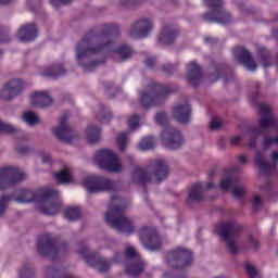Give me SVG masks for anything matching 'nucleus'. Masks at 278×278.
I'll return each mask as SVG.
<instances>
[{"instance_id": "1", "label": "nucleus", "mask_w": 278, "mask_h": 278, "mask_svg": "<svg viewBox=\"0 0 278 278\" xmlns=\"http://www.w3.org/2000/svg\"><path fill=\"white\" fill-rule=\"evenodd\" d=\"M118 36L121 26L116 24H102L87 33L76 47L77 62L85 73H92L97 66L105 64V59L93 60L92 55L110 53L114 49V39Z\"/></svg>"}, {"instance_id": "2", "label": "nucleus", "mask_w": 278, "mask_h": 278, "mask_svg": "<svg viewBox=\"0 0 278 278\" xmlns=\"http://www.w3.org/2000/svg\"><path fill=\"white\" fill-rule=\"evenodd\" d=\"M17 194H20L17 198L14 194L0 198V216L5 214L10 201H16V203H45L38 210L46 216H55L62 210V202L59 200L60 193L53 189H41L37 192L28 189H18Z\"/></svg>"}, {"instance_id": "3", "label": "nucleus", "mask_w": 278, "mask_h": 278, "mask_svg": "<svg viewBox=\"0 0 278 278\" xmlns=\"http://www.w3.org/2000/svg\"><path fill=\"white\" fill-rule=\"evenodd\" d=\"M151 173L147 167H135L130 174V179L136 186H141L143 192L147 194V184H162L170 172L168 163L165 160L157 159L150 164Z\"/></svg>"}, {"instance_id": "4", "label": "nucleus", "mask_w": 278, "mask_h": 278, "mask_svg": "<svg viewBox=\"0 0 278 278\" xmlns=\"http://www.w3.org/2000/svg\"><path fill=\"white\" fill-rule=\"evenodd\" d=\"M165 262L170 270L165 271L163 278H186L187 269L194 264V255L186 248H176L166 253Z\"/></svg>"}, {"instance_id": "5", "label": "nucleus", "mask_w": 278, "mask_h": 278, "mask_svg": "<svg viewBox=\"0 0 278 278\" xmlns=\"http://www.w3.org/2000/svg\"><path fill=\"white\" fill-rule=\"evenodd\" d=\"M122 199L118 195H113L111 198V201L109 202V212L104 215V220L109 227L112 229H116V231H119L121 233H127V236H130V233H134V223H131V219L129 217L125 216V208L121 204L114 203H121Z\"/></svg>"}, {"instance_id": "6", "label": "nucleus", "mask_w": 278, "mask_h": 278, "mask_svg": "<svg viewBox=\"0 0 278 278\" xmlns=\"http://www.w3.org/2000/svg\"><path fill=\"white\" fill-rule=\"evenodd\" d=\"M174 92H179V87L175 84L152 83L148 86V90L141 93L139 103L143 110H149V108L159 105L160 99L174 94Z\"/></svg>"}, {"instance_id": "7", "label": "nucleus", "mask_w": 278, "mask_h": 278, "mask_svg": "<svg viewBox=\"0 0 278 278\" xmlns=\"http://www.w3.org/2000/svg\"><path fill=\"white\" fill-rule=\"evenodd\" d=\"M217 235L223 242H226V248L231 255H238V245H236V236H240L244 231L242 225L228 220L216 226Z\"/></svg>"}, {"instance_id": "8", "label": "nucleus", "mask_w": 278, "mask_h": 278, "mask_svg": "<svg viewBox=\"0 0 278 278\" xmlns=\"http://www.w3.org/2000/svg\"><path fill=\"white\" fill-rule=\"evenodd\" d=\"M210 11L203 13L202 18L206 23H218L219 25H230L233 17L225 10L223 0H204Z\"/></svg>"}, {"instance_id": "9", "label": "nucleus", "mask_w": 278, "mask_h": 278, "mask_svg": "<svg viewBox=\"0 0 278 278\" xmlns=\"http://www.w3.org/2000/svg\"><path fill=\"white\" fill-rule=\"evenodd\" d=\"M37 251L42 257H49V260L55 262L60 257V253H66L68 251V243L62 242L55 245L49 235H43L38 239Z\"/></svg>"}, {"instance_id": "10", "label": "nucleus", "mask_w": 278, "mask_h": 278, "mask_svg": "<svg viewBox=\"0 0 278 278\" xmlns=\"http://www.w3.org/2000/svg\"><path fill=\"white\" fill-rule=\"evenodd\" d=\"M83 186L89 194L114 192L116 190V180L105 176H88L83 180Z\"/></svg>"}, {"instance_id": "11", "label": "nucleus", "mask_w": 278, "mask_h": 278, "mask_svg": "<svg viewBox=\"0 0 278 278\" xmlns=\"http://www.w3.org/2000/svg\"><path fill=\"white\" fill-rule=\"evenodd\" d=\"M94 162L100 168L108 170V173H121L123 170L118 155L109 149L98 150L96 152Z\"/></svg>"}, {"instance_id": "12", "label": "nucleus", "mask_w": 278, "mask_h": 278, "mask_svg": "<svg viewBox=\"0 0 278 278\" xmlns=\"http://www.w3.org/2000/svg\"><path fill=\"white\" fill-rule=\"evenodd\" d=\"M77 253L83 256V260H85L89 266L97 268L99 273H108L112 266V261L101 257L97 252H90V249L85 244L79 245Z\"/></svg>"}, {"instance_id": "13", "label": "nucleus", "mask_w": 278, "mask_h": 278, "mask_svg": "<svg viewBox=\"0 0 278 278\" xmlns=\"http://www.w3.org/2000/svg\"><path fill=\"white\" fill-rule=\"evenodd\" d=\"M139 239L141 244L148 251H160L162 249V238L157 230L152 226H142L139 230Z\"/></svg>"}, {"instance_id": "14", "label": "nucleus", "mask_w": 278, "mask_h": 278, "mask_svg": "<svg viewBox=\"0 0 278 278\" xmlns=\"http://www.w3.org/2000/svg\"><path fill=\"white\" fill-rule=\"evenodd\" d=\"M161 139L165 149H168L169 151H177V149H181V147H184V142H186L181 131L173 126H167L163 129Z\"/></svg>"}, {"instance_id": "15", "label": "nucleus", "mask_w": 278, "mask_h": 278, "mask_svg": "<svg viewBox=\"0 0 278 278\" xmlns=\"http://www.w3.org/2000/svg\"><path fill=\"white\" fill-rule=\"evenodd\" d=\"M25 179V174L16 167H1L0 168V190H8L14 184H18Z\"/></svg>"}, {"instance_id": "16", "label": "nucleus", "mask_w": 278, "mask_h": 278, "mask_svg": "<svg viewBox=\"0 0 278 278\" xmlns=\"http://www.w3.org/2000/svg\"><path fill=\"white\" fill-rule=\"evenodd\" d=\"M211 66L214 72L208 75L210 84H216L218 79H224L225 84H227V81H230V79H233V70L229 67L227 63L213 62Z\"/></svg>"}, {"instance_id": "17", "label": "nucleus", "mask_w": 278, "mask_h": 278, "mask_svg": "<svg viewBox=\"0 0 278 278\" xmlns=\"http://www.w3.org/2000/svg\"><path fill=\"white\" fill-rule=\"evenodd\" d=\"M151 31H153V22L149 18H139L130 26L128 35L138 40L139 38H148Z\"/></svg>"}, {"instance_id": "18", "label": "nucleus", "mask_w": 278, "mask_h": 278, "mask_svg": "<svg viewBox=\"0 0 278 278\" xmlns=\"http://www.w3.org/2000/svg\"><path fill=\"white\" fill-rule=\"evenodd\" d=\"M67 123H68V115L63 114L61 116L59 126L52 129V134L59 140H61V142H66V144H71V142L75 140V134L73 132V129L66 125Z\"/></svg>"}, {"instance_id": "19", "label": "nucleus", "mask_w": 278, "mask_h": 278, "mask_svg": "<svg viewBox=\"0 0 278 278\" xmlns=\"http://www.w3.org/2000/svg\"><path fill=\"white\" fill-rule=\"evenodd\" d=\"M261 119L260 128L264 135V131H270L274 127H278V119L273 116L270 106L261 103L260 104Z\"/></svg>"}, {"instance_id": "20", "label": "nucleus", "mask_w": 278, "mask_h": 278, "mask_svg": "<svg viewBox=\"0 0 278 278\" xmlns=\"http://www.w3.org/2000/svg\"><path fill=\"white\" fill-rule=\"evenodd\" d=\"M21 92H23V81L18 78H14L3 86L0 92V99L2 101H12V99L18 97Z\"/></svg>"}, {"instance_id": "21", "label": "nucleus", "mask_w": 278, "mask_h": 278, "mask_svg": "<svg viewBox=\"0 0 278 278\" xmlns=\"http://www.w3.org/2000/svg\"><path fill=\"white\" fill-rule=\"evenodd\" d=\"M179 28L174 25H164L161 28V33L157 37V42L160 45H164L165 47H170V45H175V40L179 38Z\"/></svg>"}, {"instance_id": "22", "label": "nucleus", "mask_w": 278, "mask_h": 278, "mask_svg": "<svg viewBox=\"0 0 278 278\" xmlns=\"http://www.w3.org/2000/svg\"><path fill=\"white\" fill-rule=\"evenodd\" d=\"M16 38L20 42H34L38 38V25L34 22L22 25L16 33Z\"/></svg>"}, {"instance_id": "23", "label": "nucleus", "mask_w": 278, "mask_h": 278, "mask_svg": "<svg viewBox=\"0 0 278 278\" xmlns=\"http://www.w3.org/2000/svg\"><path fill=\"white\" fill-rule=\"evenodd\" d=\"M233 55L240 64H243L245 68H248V71H257V63L253 59V55H251V52H249L244 47L235 48Z\"/></svg>"}, {"instance_id": "24", "label": "nucleus", "mask_w": 278, "mask_h": 278, "mask_svg": "<svg viewBox=\"0 0 278 278\" xmlns=\"http://www.w3.org/2000/svg\"><path fill=\"white\" fill-rule=\"evenodd\" d=\"M172 114L179 125H188L192 116V106L187 102L184 104H177L173 108Z\"/></svg>"}, {"instance_id": "25", "label": "nucleus", "mask_w": 278, "mask_h": 278, "mask_svg": "<svg viewBox=\"0 0 278 278\" xmlns=\"http://www.w3.org/2000/svg\"><path fill=\"white\" fill-rule=\"evenodd\" d=\"M203 79V72L201 71V65L197 61H191L187 65V81L192 88H198Z\"/></svg>"}, {"instance_id": "26", "label": "nucleus", "mask_w": 278, "mask_h": 278, "mask_svg": "<svg viewBox=\"0 0 278 278\" xmlns=\"http://www.w3.org/2000/svg\"><path fill=\"white\" fill-rule=\"evenodd\" d=\"M30 103L34 108L45 109L53 103V98L48 92L36 91L30 96Z\"/></svg>"}, {"instance_id": "27", "label": "nucleus", "mask_w": 278, "mask_h": 278, "mask_svg": "<svg viewBox=\"0 0 278 278\" xmlns=\"http://www.w3.org/2000/svg\"><path fill=\"white\" fill-rule=\"evenodd\" d=\"M41 75L46 79H60L66 75V68L63 64L50 65L42 70Z\"/></svg>"}, {"instance_id": "28", "label": "nucleus", "mask_w": 278, "mask_h": 278, "mask_svg": "<svg viewBox=\"0 0 278 278\" xmlns=\"http://www.w3.org/2000/svg\"><path fill=\"white\" fill-rule=\"evenodd\" d=\"M256 55L261 60V63L264 66V68H269V66H273L275 62V55L273 54L270 49L264 46H260L256 49Z\"/></svg>"}, {"instance_id": "29", "label": "nucleus", "mask_w": 278, "mask_h": 278, "mask_svg": "<svg viewBox=\"0 0 278 278\" xmlns=\"http://www.w3.org/2000/svg\"><path fill=\"white\" fill-rule=\"evenodd\" d=\"M125 271L128 277H138L141 273H144V262L140 258L128 261Z\"/></svg>"}, {"instance_id": "30", "label": "nucleus", "mask_w": 278, "mask_h": 278, "mask_svg": "<svg viewBox=\"0 0 278 278\" xmlns=\"http://www.w3.org/2000/svg\"><path fill=\"white\" fill-rule=\"evenodd\" d=\"M201 190V182H195L191 186L190 193L186 201L188 207H190V203H200V201H203V193Z\"/></svg>"}, {"instance_id": "31", "label": "nucleus", "mask_w": 278, "mask_h": 278, "mask_svg": "<svg viewBox=\"0 0 278 278\" xmlns=\"http://www.w3.org/2000/svg\"><path fill=\"white\" fill-rule=\"evenodd\" d=\"M254 164L260 168L262 175H270L273 165L264 160V153H262V151H256L254 156Z\"/></svg>"}, {"instance_id": "32", "label": "nucleus", "mask_w": 278, "mask_h": 278, "mask_svg": "<svg viewBox=\"0 0 278 278\" xmlns=\"http://www.w3.org/2000/svg\"><path fill=\"white\" fill-rule=\"evenodd\" d=\"M115 55H117L119 62H127L134 56V49L128 45H121L115 49Z\"/></svg>"}, {"instance_id": "33", "label": "nucleus", "mask_w": 278, "mask_h": 278, "mask_svg": "<svg viewBox=\"0 0 278 278\" xmlns=\"http://www.w3.org/2000/svg\"><path fill=\"white\" fill-rule=\"evenodd\" d=\"M87 140L89 144H97L101 140V128L92 125L87 128Z\"/></svg>"}, {"instance_id": "34", "label": "nucleus", "mask_w": 278, "mask_h": 278, "mask_svg": "<svg viewBox=\"0 0 278 278\" xmlns=\"http://www.w3.org/2000/svg\"><path fill=\"white\" fill-rule=\"evenodd\" d=\"M248 134L251 138L250 141L248 142V148L255 149L258 136H263L262 129L257 128L256 126H251L248 128Z\"/></svg>"}, {"instance_id": "35", "label": "nucleus", "mask_w": 278, "mask_h": 278, "mask_svg": "<svg viewBox=\"0 0 278 278\" xmlns=\"http://www.w3.org/2000/svg\"><path fill=\"white\" fill-rule=\"evenodd\" d=\"M113 118L112 111L108 106L100 104V112L96 114V119L100 123H110Z\"/></svg>"}, {"instance_id": "36", "label": "nucleus", "mask_w": 278, "mask_h": 278, "mask_svg": "<svg viewBox=\"0 0 278 278\" xmlns=\"http://www.w3.org/2000/svg\"><path fill=\"white\" fill-rule=\"evenodd\" d=\"M64 217L71 223L81 218V211L78 207H68L64 211Z\"/></svg>"}, {"instance_id": "37", "label": "nucleus", "mask_w": 278, "mask_h": 278, "mask_svg": "<svg viewBox=\"0 0 278 278\" xmlns=\"http://www.w3.org/2000/svg\"><path fill=\"white\" fill-rule=\"evenodd\" d=\"M22 118L24 123H27V125L30 127H34V125H38V123H40V117H38L34 111L24 112Z\"/></svg>"}, {"instance_id": "38", "label": "nucleus", "mask_w": 278, "mask_h": 278, "mask_svg": "<svg viewBox=\"0 0 278 278\" xmlns=\"http://www.w3.org/2000/svg\"><path fill=\"white\" fill-rule=\"evenodd\" d=\"M35 277H36V271L34 269V266H31L29 263L24 264L20 270L18 278H35Z\"/></svg>"}, {"instance_id": "39", "label": "nucleus", "mask_w": 278, "mask_h": 278, "mask_svg": "<svg viewBox=\"0 0 278 278\" xmlns=\"http://www.w3.org/2000/svg\"><path fill=\"white\" fill-rule=\"evenodd\" d=\"M155 141L153 140L152 136H148L139 142V149L141 151H151V149H154Z\"/></svg>"}, {"instance_id": "40", "label": "nucleus", "mask_w": 278, "mask_h": 278, "mask_svg": "<svg viewBox=\"0 0 278 278\" xmlns=\"http://www.w3.org/2000/svg\"><path fill=\"white\" fill-rule=\"evenodd\" d=\"M55 179L58 184H71V170L63 169L60 173L55 174Z\"/></svg>"}, {"instance_id": "41", "label": "nucleus", "mask_w": 278, "mask_h": 278, "mask_svg": "<svg viewBox=\"0 0 278 278\" xmlns=\"http://www.w3.org/2000/svg\"><path fill=\"white\" fill-rule=\"evenodd\" d=\"M162 73L166 75V77H173L178 71V65L177 64H170L166 63L161 66Z\"/></svg>"}, {"instance_id": "42", "label": "nucleus", "mask_w": 278, "mask_h": 278, "mask_svg": "<svg viewBox=\"0 0 278 278\" xmlns=\"http://www.w3.org/2000/svg\"><path fill=\"white\" fill-rule=\"evenodd\" d=\"M155 123L156 125H161V127H164V129H166V127H168V115H166V113L164 112L156 113Z\"/></svg>"}, {"instance_id": "43", "label": "nucleus", "mask_w": 278, "mask_h": 278, "mask_svg": "<svg viewBox=\"0 0 278 278\" xmlns=\"http://www.w3.org/2000/svg\"><path fill=\"white\" fill-rule=\"evenodd\" d=\"M17 131L16 127L0 121V134H16Z\"/></svg>"}, {"instance_id": "44", "label": "nucleus", "mask_w": 278, "mask_h": 278, "mask_svg": "<svg viewBox=\"0 0 278 278\" xmlns=\"http://www.w3.org/2000/svg\"><path fill=\"white\" fill-rule=\"evenodd\" d=\"M117 147L122 153L127 149V134L123 132L117 136Z\"/></svg>"}, {"instance_id": "45", "label": "nucleus", "mask_w": 278, "mask_h": 278, "mask_svg": "<svg viewBox=\"0 0 278 278\" xmlns=\"http://www.w3.org/2000/svg\"><path fill=\"white\" fill-rule=\"evenodd\" d=\"M247 243L253 251H260V240L253 237V235L250 233L247 236Z\"/></svg>"}, {"instance_id": "46", "label": "nucleus", "mask_w": 278, "mask_h": 278, "mask_svg": "<svg viewBox=\"0 0 278 278\" xmlns=\"http://www.w3.org/2000/svg\"><path fill=\"white\" fill-rule=\"evenodd\" d=\"M125 257L126 260H129V262H134L135 260H140V257H138V252H136L134 248L126 249Z\"/></svg>"}, {"instance_id": "47", "label": "nucleus", "mask_w": 278, "mask_h": 278, "mask_svg": "<svg viewBox=\"0 0 278 278\" xmlns=\"http://www.w3.org/2000/svg\"><path fill=\"white\" fill-rule=\"evenodd\" d=\"M232 194L235 199H243L244 194H247V190L244 189V187L235 186L232 188Z\"/></svg>"}, {"instance_id": "48", "label": "nucleus", "mask_w": 278, "mask_h": 278, "mask_svg": "<svg viewBox=\"0 0 278 278\" xmlns=\"http://www.w3.org/2000/svg\"><path fill=\"white\" fill-rule=\"evenodd\" d=\"M140 125V116L132 115L128 119L129 129H136Z\"/></svg>"}, {"instance_id": "49", "label": "nucleus", "mask_w": 278, "mask_h": 278, "mask_svg": "<svg viewBox=\"0 0 278 278\" xmlns=\"http://www.w3.org/2000/svg\"><path fill=\"white\" fill-rule=\"evenodd\" d=\"M219 188L222 190H233V180L231 179L222 180Z\"/></svg>"}, {"instance_id": "50", "label": "nucleus", "mask_w": 278, "mask_h": 278, "mask_svg": "<svg viewBox=\"0 0 278 278\" xmlns=\"http://www.w3.org/2000/svg\"><path fill=\"white\" fill-rule=\"evenodd\" d=\"M144 2V0H119L121 5L124 8H129V5H139V3Z\"/></svg>"}, {"instance_id": "51", "label": "nucleus", "mask_w": 278, "mask_h": 278, "mask_svg": "<svg viewBox=\"0 0 278 278\" xmlns=\"http://www.w3.org/2000/svg\"><path fill=\"white\" fill-rule=\"evenodd\" d=\"M245 270L250 278L257 277V269H255V267L252 264L248 263L245 265Z\"/></svg>"}, {"instance_id": "52", "label": "nucleus", "mask_w": 278, "mask_h": 278, "mask_svg": "<svg viewBox=\"0 0 278 278\" xmlns=\"http://www.w3.org/2000/svg\"><path fill=\"white\" fill-rule=\"evenodd\" d=\"M144 64L148 68H155V64H157V59L155 56H148L144 60Z\"/></svg>"}, {"instance_id": "53", "label": "nucleus", "mask_w": 278, "mask_h": 278, "mask_svg": "<svg viewBox=\"0 0 278 278\" xmlns=\"http://www.w3.org/2000/svg\"><path fill=\"white\" fill-rule=\"evenodd\" d=\"M46 278H58V268H54L52 266L47 267Z\"/></svg>"}, {"instance_id": "54", "label": "nucleus", "mask_w": 278, "mask_h": 278, "mask_svg": "<svg viewBox=\"0 0 278 278\" xmlns=\"http://www.w3.org/2000/svg\"><path fill=\"white\" fill-rule=\"evenodd\" d=\"M271 144H277L275 137H265L263 140V148L269 149Z\"/></svg>"}, {"instance_id": "55", "label": "nucleus", "mask_w": 278, "mask_h": 278, "mask_svg": "<svg viewBox=\"0 0 278 278\" xmlns=\"http://www.w3.org/2000/svg\"><path fill=\"white\" fill-rule=\"evenodd\" d=\"M5 42H10V36L5 34V29L0 26V43L4 45Z\"/></svg>"}, {"instance_id": "56", "label": "nucleus", "mask_w": 278, "mask_h": 278, "mask_svg": "<svg viewBox=\"0 0 278 278\" xmlns=\"http://www.w3.org/2000/svg\"><path fill=\"white\" fill-rule=\"evenodd\" d=\"M71 1L73 0H50V3L53 8H60V5H66L71 3Z\"/></svg>"}, {"instance_id": "57", "label": "nucleus", "mask_w": 278, "mask_h": 278, "mask_svg": "<svg viewBox=\"0 0 278 278\" xmlns=\"http://www.w3.org/2000/svg\"><path fill=\"white\" fill-rule=\"evenodd\" d=\"M40 157H41L43 164H52V162H53L50 153L40 152Z\"/></svg>"}, {"instance_id": "58", "label": "nucleus", "mask_w": 278, "mask_h": 278, "mask_svg": "<svg viewBox=\"0 0 278 278\" xmlns=\"http://www.w3.org/2000/svg\"><path fill=\"white\" fill-rule=\"evenodd\" d=\"M223 127V123L216 118H213L211 124H210V129L216 130L220 129Z\"/></svg>"}, {"instance_id": "59", "label": "nucleus", "mask_w": 278, "mask_h": 278, "mask_svg": "<svg viewBox=\"0 0 278 278\" xmlns=\"http://www.w3.org/2000/svg\"><path fill=\"white\" fill-rule=\"evenodd\" d=\"M16 151L20 152L21 155H27V153H31V148L20 146V147H16Z\"/></svg>"}, {"instance_id": "60", "label": "nucleus", "mask_w": 278, "mask_h": 278, "mask_svg": "<svg viewBox=\"0 0 278 278\" xmlns=\"http://www.w3.org/2000/svg\"><path fill=\"white\" fill-rule=\"evenodd\" d=\"M260 205H262V198H260V195H255L252 200L253 210H258Z\"/></svg>"}, {"instance_id": "61", "label": "nucleus", "mask_w": 278, "mask_h": 278, "mask_svg": "<svg viewBox=\"0 0 278 278\" xmlns=\"http://www.w3.org/2000/svg\"><path fill=\"white\" fill-rule=\"evenodd\" d=\"M204 42L206 45H211V47H214V45H218V38H216V37H205Z\"/></svg>"}, {"instance_id": "62", "label": "nucleus", "mask_w": 278, "mask_h": 278, "mask_svg": "<svg viewBox=\"0 0 278 278\" xmlns=\"http://www.w3.org/2000/svg\"><path fill=\"white\" fill-rule=\"evenodd\" d=\"M238 8L242 14H253V10L247 9V7H244V3H238Z\"/></svg>"}, {"instance_id": "63", "label": "nucleus", "mask_w": 278, "mask_h": 278, "mask_svg": "<svg viewBox=\"0 0 278 278\" xmlns=\"http://www.w3.org/2000/svg\"><path fill=\"white\" fill-rule=\"evenodd\" d=\"M240 140H242V138L240 136H235L230 138V144L232 147H236V144H238V142H240Z\"/></svg>"}, {"instance_id": "64", "label": "nucleus", "mask_w": 278, "mask_h": 278, "mask_svg": "<svg viewBox=\"0 0 278 278\" xmlns=\"http://www.w3.org/2000/svg\"><path fill=\"white\" fill-rule=\"evenodd\" d=\"M270 159H271V162H274V164H277V162H278V150L271 152Z\"/></svg>"}]
</instances>
